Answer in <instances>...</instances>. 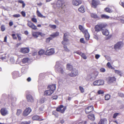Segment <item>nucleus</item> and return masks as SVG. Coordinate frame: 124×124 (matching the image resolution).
I'll return each mask as SVG.
<instances>
[{
  "mask_svg": "<svg viewBox=\"0 0 124 124\" xmlns=\"http://www.w3.org/2000/svg\"><path fill=\"white\" fill-rule=\"evenodd\" d=\"M107 24L105 23H101L96 25L94 28L95 31L97 32L102 30L103 29L105 28Z\"/></svg>",
  "mask_w": 124,
  "mask_h": 124,
  "instance_id": "obj_1",
  "label": "nucleus"
},
{
  "mask_svg": "<svg viewBox=\"0 0 124 124\" xmlns=\"http://www.w3.org/2000/svg\"><path fill=\"white\" fill-rule=\"evenodd\" d=\"M57 6V7L59 8H61L64 12L66 9L67 6L64 3V2L63 1L58 0L56 4Z\"/></svg>",
  "mask_w": 124,
  "mask_h": 124,
  "instance_id": "obj_2",
  "label": "nucleus"
},
{
  "mask_svg": "<svg viewBox=\"0 0 124 124\" xmlns=\"http://www.w3.org/2000/svg\"><path fill=\"white\" fill-rule=\"evenodd\" d=\"M66 109V107H64L63 105H60L56 108V110L62 113H63Z\"/></svg>",
  "mask_w": 124,
  "mask_h": 124,
  "instance_id": "obj_3",
  "label": "nucleus"
},
{
  "mask_svg": "<svg viewBox=\"0 0 124 124\" xmlns=\"http://www.w3.org/2000/svg\"><path fill=\"white\" fill-rule=\"evenodd\" d=\"M104 84V81L102 80H98L95 81L93 83V85L94 86H100Z\"/></svg>",
  "mask_w": 124,
  "mask_h": 124,
  "instance_id": "obj_4",
  "label": "nucleus"
},
{
  "mask_svg": "<svg viewBox=\"0 0 124 124\" xmlns=\"http://www.w3.org/2000/svg\"><path fill=\"white\" fill-rule=\"evenodd\" d=\"M116 78L114 77H109L107 79V82L108 84L113 83L116 81Z\"/></svg>",
  "mask_w": 124,
  "mask_h": 124,
  "instance_id": "obj_5",
  "label": "nucleus"
},
{
  "mask_svg": "<svg viewBox=\"0 0 124 124\" xmlns=\"http://www.w3.org/2000/svg\"><path fill=\"white\" fill-rule=\"evenodd\" d=\"M93 106H90L85 109V113L86 114H88L93 111Z\"/></svg>",
  "mask_w": 124,
  "mask_h": 124,
  "instance_id": "obj_6",
  "label": "nucleus"
},
{
  "mask_svg": "<svg viewBox=\"0 0 124 124\" xmlns=\"http://www.w3.org/2000/svg\"><path fill=\"white\" fill-rule=\"evenodd\" d=\"M78 73L77 70L75 69H73L72 70L71 73L69 74L68 75L70 77H74L78 75Z\"/></svg>",
  "mask_w": 124,
  "mask_h": 124,
  "instance_id": "obj_7",
  "label": "nucleus"
},
{
  "mask_svg": "<svg viewBox=\"0 0 124 124\" xmlns=\"http://www.w3.org/2000/svg\"><path fill=\"white\" fill-rule=\"evenodd\" d=\"M46 54L47 55H50L53 54L54 53V49L51 48L49 49L48 48L46 47Z\"/></svg>",
  "mask_w": 124,
  "mask_h": 124,
  "instance_id": "obj_8",
  "label": "nucleus"
},
{
  "mask_svg": "<svg viewBox=\"0 0 124 124\" xmlns=\"http://www.w3.org/2000/svg\"><path fill=\"white\" fill-rule=\"evenodd\" d=\"M123 44L122 42H119L115 45L114 48L115 49H120L121 47L123 46Z\"/></svg>",
  "mask_w": 124,
  "mask_h": 124,
  "instance_id": "obj_9",
  "label": "nucleus"
},
{
  "mask_svg": "<svg viewBox=\"0 0 124 124\" xmlns=\"http://www.w3.org/2000/svg\"><path fill=\"white\" fill-rule=\"evenodd\" d=\"M27 25L30 28H32L34 30H36L37 29L36 26L30 21H28Z\"/></svg>",
  "mask_w": 124,
  "mask_h": 124,
  "instance_id": "obj_10",
  "label": "nucleus"
},
{
  "mask_svg": "<svg viewBox=\"0 0 124 124\" xmlns=\"http://www.w3.org/2000/svg\"><path fill=\"white\" fill-rule=\"evenodd\" d=\"M31 111V110L30 108H26L23 112V116H27Z\"/></svg>",
  "mask_w": 124,
  "mask_h": 124,
  "instance_id": "obj_11",
  "label": "nucleus"
},
{
  "mask_svg": "<svg viewBox=\"0 0 124 124\" xmlns=\"http://www.w3.org/2000/svg\"><path fill=\"white\" fill-rule=\"evenodd\" d=\"M30 51V49L29 48H21L20 50V52L23 54L27 53Z\"/></svg>",
  "mask_w": 124,
  "mask_h": 124,
  "instance_id": "obj_12",
  "label": "nucleus"
},
{
  "mask_svg": "<svg viewBox=\"0 0 124 124\" xmlns=\"http://www.w3.org/2000/svg\"><path fill=\"white\" fill-rule=\"evenodd\" d=\"M1 114L3 116H5L8 114V111L7 109L5 108H1L0 110Z\"/></svg>",
  "mask_w": 124,
  "mask_h": 124,
  "instance_id": "obj_13",
  "label": "nucleus"
},
{
  "mask_svg": "<svg viewBox=\"0 0 124 124\" xmlns=\"http://www.w3.org/2000/svg\"><path fill=\"white\" fill-rule=\"evenodd\" d=\"M82 3L81 0H72V3L74 6H78L80 5Z\"/></svg>",
  "mask_w": 124,
  "mask_h": 124,
  "instance_id": "obj_14",
  "label": "nucleus"
},
{
  "mask_svg": "<svg viewBox=\"0 0 124 124\" xmlns=\"http://www.w3.org/2000/svg\"><path fill=\"white\" fill-rule=\"evenodd\" d=\"M100 1L97 0H92V7L96 8L97 6L99 3Z\"/></svg>",
  "mask_w": 124,
  "mask_h": 124,
  "instance_id": "obj_15",
  "label": "nucleus"
},
{
  "mask_svg": "<svg viewBox=\"0 0 124 124\" xmlns=\"http://www.w3.org/2000/svg\"><path fill=\"white\" fill-rule=\"evenodd\" d=\"M54 92V91L49 90L46 91L44 93V95L46 96L51 95Z\"/></svg>",
  "mask_w": 124,
  "mask_h": 124,
  "instance_id": "obj_16",
  "label": "nucleus"
},
{
  "mask_svg": "<svg viewBox=\"0 0 124 124\" xmlns=\"http://www.w3.org/2000/svg\"><path fill=\"white\" fill-rule=\"evenodd\" d=\"M26 99L28 101L31 102H33L34 101V99L32 96L30 94L27 95Z\"/></svg>",
  "mask_w": 124,
  "mask_h": 124,
  "instance_id": "obj_17",
  "label": "nucleus"
},
{
  "mask_svg": "<svg viewBox=\"0 0 124 124\" xmlns=\"http://www.w3.org/2000/svg\"><path fill=\"white\" fill-rule=\"evenodd\" d=\"M107 121L106 118L101 119L99 122L98 124H107Z\"/></svg>",
  "mask_w": 124,
  "mask_h": 124,
  "instance_id": "obj_18",
  "label": "nucleus"
},
{
  "mask_svg": "<svg viewBox=\"0 0 124 124\" xmlns=\"http://www.w3.org/2000/svg\"><path fill=\"white\" fill-rule=\"evenodd\" d=\"M83 33L84 34L85 36L86 39L87 40H88L89 39L90 36L87 30H85V31L83 32Z\"/></svg>",
  "mask_w": 124,
  "mask_h": 124,
  "instance_id": "obj_19",
  "label": "nucleus"
},
{
  "mask_svg": "<svg viewBox=\"0 0 124 124\" xmlns=\"http://www.w3.org/2000/svg\"><path fill=\"white\" fill-rule=\"evenodd\" d=\"M88 117L89 119L92 121H94L95 120V117L94 115L92 114L88 116Z\"/></svg>",
  "mask_w": 124,
  "mask_h": 124,
  "instance_id": "obj_20",
  "label": "nucleus"
},
{
  "mask_svg": "<svg viewBox=\"0 0 124 124\" xmlns=\"http://www.w3.org/2000/svg\"><path fill=\"white\" fill-rule=\"evenodd\" d=\"M54 38V34L51 35L50 37L46 39V42L47 43H49L50 41L52 40Z\"/></svg>",
  "mask_w": 124,
  "mask_h": 124,
  "instance_id": "obj_21",
  "label": "nucleus"
},
{
  "mask_svg": "<svg viewBox=\"0 0 124 124\" xmlns=\"http://www.w3.org/2000/svg\"><path fill=\"white\" fill-rule=\"evenodd\" d=\"M104 10L106 12L109 13H111L113 12V10L112 9L107 7L105 8Z\"/></svg>",
  "mask_w": 124,
  "mask_h": 124,
  "instance_id": "obj_22",
  "label": "nucleus"
},
{
  "mask_svg": "<svg viewBox=\"0 0 124 124\" xmlns=\"http://www.w3.org/2000/svg\"><path fill=\"white\" fill-rule=\"evenodd\" d=\"M32 34L33 36L36 38L39 36V32H34L32 31Z\"/></svg>",
  "mask_w": 124,
  "mask_h": 124,
  "instance_id": "obj_23",
  "label": "nucleus"
},
{
  "mask_svg": "<svg viewBox=\"0 0 124 124\" xmlns=\"http://www.w3.org/2000/svg\"><path fill=\"white\" fill-rule=\"evenodd\" d=\"M78 11L80 12L83 13L85 11V9L84 8V6H81L78 8Z\"/></svg>",
  "mask_w": 124,
  "mask_h": 124,
  "instance_id": "obj_24",
  "label": "nucleus"
},
{
  "mask_svg": "<svg viewBox=\"0 0 124 124\" xmlns=\"http://www.w3.org/2000/svg\"><path fill=\"white\" fill-rule=\"evenodd\" d=\"M102 34L103 35L105 36H107L109 34V32L108 30L107 29L102 30Z\"/></svg>",
  "mask_w": 124,
  "mask_h": 124,
  "instance_id": "obj_25",
  "label": "nucleus"
},
{
  "mask_svg": "<svg viewBox=\"0 0 124 124\" xmlns=\"http://www.w3.org/2000/svg\"><path fill=\"white\" fill-rule=\"evenodd\" d=\"M91 16L92 18H98L99 17L97 15L94 13H91Z\"/></svg>",
  "mask_w": 124,
  "mask_h": 124,
  "instance_id": "obj_26",
  "label": "nucleus"
},
{
  "mask_svg": "<svg viewBox=\"0 0 124 124\" xmlns=\"http://www.w3.org/2000/svg\"><path fill=\"white\" fill-rule=\"evenodd\" d=\"M101 18L102 19H108L110 17L105 14H102L101 16Z\"/></svg>",
  "mask_w": 124,
  "mask_h": 124,
  "instance_id": "obj_27",
  "label": "nucleus"
},
{
  "mask_svg": "<svg viewBox=\"0 0 124 124\" xmlns=\"http://www.w3.org/2000/svg\"><path fill=\"white\" fill-rule=\"evenodd\" d=\"M37 14L38 17L41 18H45L46 17L45 16H43L38 10L37 11Z\"/></svg>",
  "mask_w": 124,
  "mask_h": 124,
  "instance_id": "obj_28",
  "label": "nucleus"
},
{
  "mask_svg": "<svg viewBox=\"0 0 124 124\" xmlns=\"http://www.w3.org/2000/svg\"><path fill=\"white\" fill-rule=\"evenodd\" d=\"M48 89L50 90H54V84L51 85H49L48 86Z\"/></svg>",
  "mask_w": 124,
  "mask_h": 124,
  "instance_id": "obj_29",
  "label": "nucleus"
},
{
  "mask_svg": "<svg viewBox=\"0 0 124 124\" xmlns=\"http://www.w3.org/2000/svg\"><path fill=\"white\" fill-rule=\"evenodd\" d=\"M98 72L96 71L93 72L91 75V76H92L91 78H92V77H94L95 78H96L98 76Z\"/></svg>",
  "mask_w": 124,
  "mask_h": 124,
  "instance_id": "obj_30",
  "label": "nucleus"
},
{
  "mask_svg": "<svg viewBox=\"0 0 124 124\" xmlns=\"http://www.w3.org/2000/svg\"><path fill=\"white\" fill-rule=\"evenodd\" d=\"M66 68L67 69L71 70L73 69V66L70 64L68 63L67 65Z\"/></svg>",
  "mask_w": 124,
  "mask_h": 124,
  "instance_id": "obj_31",
  "label": "nucleus"
},
{
  "mask_svg": "<svg viewBox=\"0 0 124 124\" xmlns=\"http://www.w3.org/2000/svg\"><path fill=\"white\" fill-rule=\"evenodd\" d=\"M68 35L67 33H65L64 34L63 38V40L65 41L66 42L68 41V39L66 37Z\"/></svg>",
  "mask_w": 124,
  "mask_h": 124,
  "instance_id": "obj_32",
  "label": "nucleus"
},
{
  "mask_svg": "<svg viewBox=\"0 0 124 124\" xmlns=\"http://www.w3.org/2000/svg\"><path fill=\"white\" fill-rule=\"evenodd\" d=\"M29 59L28 58H23L22 60V62L23 63H27L29 61Z\"/></svg>",
  "mask_w": 124,
  "mask_h": 124,
  "instance_id": "obj_33",
  "label": "nucleus"
},
{
  "mask_svg": "<svg viewBox=\"0 0 124 124\" xmlns=\"http://www.w3.org/2000/svg\"><path fill=\"white\" fill-rule=\"evenodd\" d=\"M78 28L83 33L85 31V30L84 28L82 25H79Z\"/></svg>",
  "mask_w": 124,
  "mask_h": 124,
  "instance_id": "obj_34",
  "label": "nucleus"
},
{
  "mask_svg": "<svg viewBox=\"0 0 124 124\" xmlns=\"http://www.w3.org/2000/svg\"><path fill=\"white\" fill-rule=\"evenodd\" d=\"M32 119L33 120H39V117L38 116H35L32 117Z\"/></svg>",
  "mask_w": 124,
  "mask_h": 124,
  "instance_id": "obj_35",
  "label": "nucleus"
},
{
  "mask_svg": "<svg viewBox=\"0 0 124 124\" xmlns=\"http://www.w3.org/2000/svg\"><path fill=\"white\" fill-rule=\"evenodd\" d=\"M110 95L109 94H107L105 95V100H108L110 98Z\"/></svg>",
  "mask_w": 124,
  "mask_h": 124,
  "instance_id": "obj_36",
  "label": "nucleus"
},
{
  "mask_svg": "<svg viewBox=\"0 0 124 124\" xmlns=\"http://www.w3.org/2000/svg\"><path fill=\"white\" fill-rule=\"evenodd\" d=\"M115 72L118 74L120 76L121 75V73L120 71L118 70H115Z\"/></svg>",
  "mask_w": 124,
  "mask_h": 124,
  "instance_id": "obj_37",
  "label": "nucleus"
},
{
  "mask_svg": "<svg viewBox=\"0 0 124 124\" xmlns=\"http://www.w3.org/2000/svg\"><path fill=\"white\" fill-rule=\"evenodd\" d=\"M79 88L81 93H83L84 92V89L83 87L81 86H79Z\"/></svg>",
  "mask_w": 124,
  "mask_h": 124,
  "instance_id": "obj_38",
  "label": "nucleus"
},
{
  "mask_svg": "<svg viewBox=\"0 0 124 124\" xmlns=\"http://www.w3.org/2000/svg\"><path fill=\"white\" fill-rule=\"evenodd\" d=\"M80 56L84 59H86L87 58L86 56L85 55V54L84 53H82Z\"/></svg>",
  "mask_w": 124,
  "mask_h": 124,
  "instance_id": "obj_39",
  "label": "nucleus"
},
{
  "mask_svg": "<svg viewBox=\"0 0 124 124\" xmlns=\"http://www.w3.org/2000/svg\"><path fill=\"white\" fill-rule=\"evenodd\" d=\"M10 60V62L12 63H14L15 62V60L13 57H11Z\"/></svg>",
  "mask_w": 124,
  "mask_h": 124,
  "instance_id": "obj_40",
  "label": "nucleus"
},
{
  "mask_svg": "<svg viewBox=\"0 0 124 124\" xmlns=\"http://www.w3.org/2000/svg\"><path fill=\"white\" fill-rule=\"evenodd\" d=\"M22 112V110L21 109H18L17 110V112L16 113V115H19Z\"/></svg>",
  "mask_w": 124,
  "mask_h": 124,
  "instance_id": "obj_41",
  "label": "nucleus"
},
{
  "mask_svg": "<svg viewBox=\"0 0 124 124\" xmlns=\"http://www.w3.org/2000/svg\"><path fill=\"white\" fill-rule=\"evenodd\" d=\"M104 93V91L101 90H99L97 92V93L99 94H102Z\"/></svg>",
  "mask_w": 124,
  "mask_h": 124,
  "instance_id": "obj_42",
  "label": "nucleus"
},
{
  "mask_svg": "<svg viewBox=\"0 0 124 124\" xmlns=\"http://www.w3.org/2000/svg\"><path fill=\"white\" fill-rule=\"evenodd\" d=\"M73 53H76L77 54H79V55H81V54L82 53L81 52L79 51H75L74 52H73Z\"/></svg>",
  "mask_w": 124,
  "mask_h": 124,
  "instance_id": "obj_43",
  "label": "nucleus"
},
{
  "mask_svg": "<svg viewBox=\"0 0 124 124\" xmlns=\"http://www.w3.org/2000/svg\"><path fill=\"white\" fill-rule=\"evenodd\" d=\"M44 53V51L42 50H41L39 52V55H42Z\"/></svg>",
  "mask_w": 124,
  "mask_h": 124,
  "instance_id": "obj_44",
  "label": "nucleus"
},
{
  "mask_svg": "<svg viewBox=\"0 0 124 124\" xmlns=\"http://www.w3.org/2000/svg\"><path fill=\"white\" fill-rule=\"evenodd\" d=\"M80 42L84 44L85 43V41L84 39L83 38H81L80 39Z\"/></svg>",
  "mask_w": 124,
  "mask_h": 124,
  "instance_id": "obj_45",
  "label": "nucleus"
},
{
  "mask_svg": "<svg viewBox=\"0 0 124 124\" xmlns=\"http://www.w3.org/2000/svg\"><path fill=\"white\" fill-rule=\"evenodd\" d=\"M63 47L65 51L67 52L70 51V50L67 48V46H63Z\"/></svg>",
  "mask_w": 124,
  "mask_h": 124,
  "instance_id": "obj_46",
  "label": "nucleus"
},
{
  "mask_svg": "<svg viewBox=\"0 0 124 124\" xmlns=\"http://www.w3.org/2000/svg\"><path fill=\"white\" fill-rule=\"evenodd\" d=\"M1 30L2 31H4L5 30V27L4 25H2L1 26Z\"/></svg>",
  "mask_w": 124,
  "mask_h": 124,
  "instance_id": "obj_47",
  "label": "nucleus"
},
{
  "mask_svg": "<svg viewBox=\"0 0 124 124\" xmlns=\"http://www.w3.org/2000/svg\"><path fill=\"white\" fill-rule=\"evenodd\" d=\"M31 20L34 23H36L37 22V20L36 18H31Z\"/></svg>",
  "mask_w": 124,
  "mask_h": 124,
  "instance_id": "obj_48",
  "label": "nucleus"
},
{
  "mask_svg": "<svg viewBox=\"0 0 124 124\" xmlns=\"http://www.w3.org/2000/svg\"><path fill=\"white\" fill-rule=\"evenodd\" d=\"M119 114V113H115L113 115V118H116V116Z\"/></svg>",
  "mask_w": 124,
  "mask_h": 124,
  "instance_id": "obj_49",
  "label": "nucleus"
},
{
  "mask_svg": "<svg viewBox=\"0 0 124 124\" xmlns=\"http://www.w3.org/2000/svg\"><path fill=\"white\" fill-rule=\"evenodd\" d=\"M119 96L121 97H124V95L123 93H118Z\"/></svg>",
  "mask_w": 124,
  "mask_h": 124,
  "instance_id": "obj_50",
  "label": "nucleus"
},
{
  "mask_svg": "<svg viewBox=\"0 0 124 124\" xmlns=\"http://www.w3.org/2000/svg\"><path fill=\"white\" fill-rule=\"evenodd\" d=\"M59 71L61 74H63L64 72L63 69L62 68H60L59 70Z\"/></svg>",
  "mask_w": 124,
  "mask_h": 124,
  "instance_id": "obj_51",
  "label": "nucleus"
},
{
  "mask_svg": "<svg viewBox=\"0 0 124 124\" xmlns=\"http://www.w3.org/2000/svg\"><path fill=\"white\" fill-rule=\"evenodd\" d=\"M20 15L19 14H15L13 15V16L15 17H18L20 16Z\"/></svg>",
  "mask_w": 124,
  "mask_h": 124,
  "instance_id": "obj_52",
  "label": "nucleus"
},
{
  "mask_svg": "<svg viewBox=\"0 0 124 124\" xmlns=\"http://www.w3.org/2000/svg\"><path fill=\"white\" fill-rule=\"evenodd\" d=\"M105 69L103 68H102L100 69V71L101 72H105Z\"/></svg>",
  "mask_w": 124,
  "mask_h": 124,
  "instance_id": "obj_53",
  "label": "nucleus"
},
{
  "mask_svg": "<svg viewBox=\"0 0 124 124\" xmlns=\"http://www.w3.org/2000/svg\"><path fill=\"white\" fill-rule=\"evenodd\" d=\"M107 66L109 69L112 66L109 62H108L107 64Z\"/></svg>",
  "mask_w": 124,
  "mask_h": 124,
  "instance_id": "obj_54",
  "label": "nucleus"
},
{
  "mask_svg": "<svg viewBox=\"0 0 124 124\" xmlns=\"http://www.w3.org/2000/svg\"><path fill=\"white\" fill-rule=\"evenodd\" d=\"M21 14L23 17H24L25 16L26 14L23 11H22L21 12Z\"/></svg>",
  "mask_w": 124,
  "mask_h": 124,
  "instance_id": "obj_55",
  "label": "nucleus"
},
{
  "mask_svg": "<svg viewBox=\"0 0 124 124\" xmlns=\"http://www.w3.org/2000/svg\"><path fill=\"white\" fill-rule=\"evenodd\" d=\"M122 17L123 18L122 19H121V22L123 23H124V16H122Z\"/></svg>",
  "mask_w": 124,
  "mask_h": 124,
  "instance_id": "obj_56",
  "label": "nucleus"
},
{
  "mask_svg": "<svg viewBox=\"0 0 124 124\" xmlns=\"http://www.w3.org/2000/svg\"><path fill=\"white\" fill-rule=\"evenodd\" d=\"M96 34H95V33L94 34V38L97 40L98 39V38L97 36L96 35Z\"/></svg>",
  "mask_w": 124,
  "mask_h": 124,
  "instance_id": "obj_57",
  "label": "nucleus"
},
{
  "mask_svg": "<svg viewBox=\"0 0 124 124\" xmlns=\"http://www.w3.org/2000/svg\"><path fill=\"white\" fill-rule=\"evenodd\" d=\"M100 56L98 54H96L95 55V57L96 59H98L100 57Z\"/></svg>",
  "mask_w": 124,
  "mask_h": 124,
  "instance_id": "obj_58",
  "label": "nucleus"
},
{
  "mask_svg": "<svg viewBox=\"0 0 124 124\" xmlns=\"http://www.w3.org/2000/svg\"><path fill=\"white\" fill-rule=\"evenodd\" d=\"M12 36L13 39H16V35L15 34H13L12 35Z\"/></svg>",
  "mask_w": 124,
  "mask_h": 124,
  "instance_id": "obj_59",
  "label": "nucleus"
},
{
  "mask_svg": "<svg viewBox=\"0 0 124 124\" xmlns=\"http://www.w3.org/2000/svg\"><path fill=\"white\" fill-rule=\"evenodd\" d=\"M39 36L40 35L42 36H43L45 35V34L44 33H42V32H39Z\"/></svg>",
  "mask_w": 124,
  "mask_h": 124,
  "instance_id": "obj_60",
  "label": "nucleus"
},
{
  "mask_svg": "<svg viewBox=\"0 0 124 124\" xmlns=\"http://www.w3.org/2000/svg\"><path fill=\"white\" fill-rule=\"evenodd\" d=\"M120 4L124 8V2L120 1Z\"/></svg>",
  "mask_w": 124,
  "mask_h": 124,
  "instance_id": "obj_61",
  "label": "nucleus"
},
{
  "mask_svg": "<svg viewBox=\"0 0 124 124\" xmlns=\"http://www.w3.org/2000/svg\"><path fill=\"white\" fill-rule=\"evenodd\" d=\"M17 36L19 40H20L21 39V37L20 35L18 34H17Z\"/></svg>",
  "mask_w": 124,
  "mask_h": 124,
  "instance_id": "obj_62",
  "label": "nucleus"
},
{
  "mask_svg": "<svg viewBox=\"0 0 124 124\" xmlns=\"http://www.w3.org/2000/svg\"><path fill=\"white\" fill-rule=\"evenodd\" d=\"M37 54V52L36 51H34L32 52V55L33 56H35Z\"/></svg>",
  "mask_w": 124,
  "mask_h": 124,
  "instance_id": "obj_63",
  "label": "nucleus"
},
{
  "mask_svg": "<svg viewBox=\"0 0 124 124\" xmlns=\"http://www.w3.org/2000/svg\"><path fill=\"white\" fill-rule=\"evenodd\" d=\"M3 57H6L5 54L1 55V56H0V59H3Z\"/></svg>",
  "mask_w": 124,
  "mask_h": 124,
  "instance_id": "obj_64",
  "label": "nucleus"
}]
</instances>
